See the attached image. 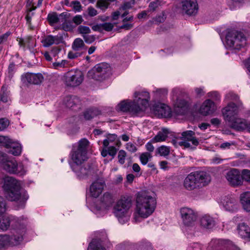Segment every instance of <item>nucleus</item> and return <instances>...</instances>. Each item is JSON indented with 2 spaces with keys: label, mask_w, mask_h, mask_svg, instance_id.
<instances>
[{
  "label": "nucleus",
  "mask_w": 250,
  "mask_h": 250,
  "mask_svg": "<svg viewBox=\"0 0 250 250\" xmlns=\"http://www.w3.org/2000/svg\"><path fill=\"white\" fill-rule=\"evenodd\" d=\"M211 181L209 174L204 171H196L188 174L183 182L184 187L188 190H193L207 186Z\"/></svg>",
  "instance_id": "f257e3e1"
},
{
  "label": "nucleus",
  "mask_w": 250,
  "mask_h": 250,
  "mask_svg": "<svg viewBox=\"0 0 250 250\" xmlns=\"http://www.w3.org/2000/svg\"><path fill=\"white\" fill-rule=\"evenodd\" d=\"M3 188L6 192V197L9 200L24 203L28 198L26 192L20 191L21 186L19 182L12 177L5 178Z\"/></svg>",
  "instance_id": "f03ea898"
},
{
  "label": "nucleus",
  "mask_w": 250,
  "mask_h": 250,
  "mask_svg": "<svg viewBox=\"0 0 250 250\" xmlns=\"http://www.w3.org/2000/svg\"><path fill=\"white\" fill-rule=\"evenodd\" d=\"M132 206L129 197H123L118 200L113 207V213L121 224H125L129 219V210Z\"/></svg>",
  "instance_id": "7ed1b4c3"
},
{
  "label": "nucleus",
  "mask_w": 250,
  "mask_h": 250,
  "mask_svg": "<svg viewBox=\"0 0 250 250\" xmlns=\"http://www.w3.org/2000/svg\"><path fill=\"white\" fill-rule=\"evenodd\" d=\"M89 142L86 139L80 140L77 145L74 146L71 152V165H81L87 159V149Z\"/></svg>",
  "instance_id": "20e7f679"
},
{
  "label": "nucleus",
  "mask_w": 250,
  "mask_h": 250,
  "mask_svg": "<svg viewBox=\"0 0 250 250\" xmlns=\"http://www.w3.org/2000/svg\"><path fill=\"white\" fill-rule=\"evenodd\" d=\"M0 166L10 174L19 175L25 174L26 171L21 163L18 164L14 159H10L7 155L0 151Z\"/></svg>",
  "instance_id": "39448f33"
},
{
  "label": "nucleus",
  "mask_w": 250,
  "mask_h": 250,
  "mask_svg": "<svg viewBox=\"0 0 250 250\" xmlns=\"http://www.w3.org/2000/svg\"><path fill=\"white\" fill-rule=\"evenodd\" d=\"M111 73L109 65L105 62L96 64L92 69L88 71L87 76L90 79L98 81H102L106 79Z\"/></svg>",
  "instance_id": "423d86ee"
},
{
  "label": "nucleus",
  "mask_w": 250,
  "mask_h": 250,
  "mask_svg": "<svg viewBox=\"0 0 250 250\" xmlns=\"http://www.w3.org/2000/svg\"><path fill=\"white\" fill-rule=\"evenodd\" d=\"M226 43L229 47L239 50L246 45L247 40L242 32L232 31L226 36Z\"/></svg>",
  "instance_id": "0eeeda50"
},
{
  "label": "nucleus",
  "mask_w": 250,
  "mask_h": 250,
  "mask_svg": "<svg viewBox=\"0 0 250 250\" xmlns=\"http://www.w3.org/2000/svg\"><path fill=\"white\" fill-rule=\"evenodd\" d=\"M181 141L178 143L179 146L186 148L194 149L201 141L195 137V133L191 130H187L182 132Z\"/></svg>",
  "instance_id": "6e6552de"
},
{
  "label": "nucleus",
  "mask_w": 250,
  "mask_h": 250,
  "mask_svg": "<svg viewBox=\"0 0 250 250\" xmlns=\"http://www.w3.org/2000/svg\"><path fill=\"white\" fill-rule=\"evenodd\" d=\"M243 109V105L240 102H238L237 105L233 103H229L222 109V112L224 119L230 123L237 118V115Z\"/></svg>",
  "instance_id": "1a4fd4ad"
},
{
  "label": "nucleus",
  "mask_w": 250,
  "mask_h": 250,
  "mask_svg": "<svg viewBox=\"0 0 250 250\" xmlns=\"http://www.w3.org/2000/svg\"><path fill=\"white\" fill-rule=\"evenodd\" d=\"M83 80V75L81 71L71 70L64 75V81L67 86L75 87L82 83Z\"/></svg>",
  "instance_id": "9d476101"
},
{
  "label": "nucleus",
  "mask_w": 250,
  "mask_h": 250,
  "mask_svg": "<svg viewBox=\"0 0 250 250\" xmlns=\"http://www.w3.org/2000/svg\"><path fill=\"white\" fill-rule=\"evenodd\" d=\"M136 204L156 207V200L154 193L146 190L139 192L136 197Z\"/></svg>",
  "instance_id": "9b49d317"
},
{
  "label": "nucleus",
  "mask_w": 250,
  "mask_h": 250,
  "mask_svg": "<svg viewBox=\"0 0 250 250\" xmlns=\"http://www.w3.org/2000/svg\"><path fill=\"white\" fill-rule=\"evenodd\" d=\"M180 215L183 224L187 227H192L197 218V213L191 208H182L180 209Z\"/></svg>",
  "instance_id": "f8f14e48"
},
{
  "label": "nucleus",
  "mask_w": 250,
  "mask_h": 250,
  "mask_svg": "<svg viewBox=\"0 0 250 250\" xmlns=\"http://www.w3.org/2000/svg\"><path fill=\"white\" fill-rule=\"evenodd\" d=\"M73 171L76 173L80 179H85L93 176L95 173V170L89 165H71Z\"/></svg>",
  "instance_id": "ddd939ff"
},
{
  "label": "nucleus",
  "mask_w": 250,
  "mask_h": 250,
  "mask_svg": "<svg viewBox=\"0 0 250 250\" xmlns=\"http://www.w3.org/2000/svg\"><path fill=\"white\" fill-rule=\"evenodd\" d=\"M226 178L229 185L236 187L243 184L242 172L236 168H232L229 170L226 174Z\"/></svg>",
  "instance_id": "4468645a"
},
{
  "label": "nucleus",
  "mask_w": 250,
  "mask_h": 250,
  "mask_svg": "<svg viewBox=\"0 0 250 250\" xmlns=\"http://www.w3.org/2000/svg\"><path fill=\"white\" fill-rule=\"evenodd\" d=\"M180 7L183 13L189 16L195 15L198 11V5L196 0H183Z\"/></svg>",
  "instance_id": "2eb2a0df"
},
{
  "label": "nucleus",
  "mask_w": 250,
  "mask_h": 250,
  "mask_svg": "<svg viewBox=\"0 0 250 250\" xmlns=\"http://www.w3.org/2000/svg\"><path fill=\"white\" fill-rule=\"evenodd\" d=\"M119 110L123 112H128L132 115H138L141 113V108L135 101L126 102L123 101L118 105Z\"/></svg>",
  "instance_id": "dca6fc26"
},
{
  "label": "nucleus",
  "mask_w": 250,
  "mask_h": 250,
  "mask_svg": "<svg viewBox=\"0 0 250 250\" xmlns=\"http://www.w3.org/2000/svg\"><path fill=\"white\" fill-rule=\"evenodd\" d=\"M134 96L138 99L133 101H135L137 105L140 106V108H141V113L144 112L149 106L148 102L150 99L149 93L146 91L136 92L134 93Z\"/></svg>",
  "instance_id": "f3484780"
},
{
  "label": "nucleus",
  "mask_w": 250,
  "mask_h": 250,
  "mask_svg": "<svg viewBox=\"0 0 250 250\" xmlns=\"http://www.w3.org/2000/svg\"><path fill=\"white\" fill-rule=\"evenodd\" d=\"M155 207L136 204L134 217L135 221H137V215L144 218L148 217L154 212Z\"/></svg>",
  "instance_id": "a211bd4d"
},
{
  "label": "nucleus",
  "mask_w": 250,
  "mask_h": 250,
  "mask_svg": "<svg viewBox=\"0 0 250 250\" xmlns=\"http://www.w3.org/2000/svg\"><path fill=\"white\" fill-rule=\"evenodd\" d=\"M62 41L63 36L60 34L56 36L48 35L42 38L41 42L43 47H48L53 44H59L62 42Z\"/></svg>",
  "instance_id": "6ab92c4d"
},
{
  "label": "nucleus",
  "mask_w": 250,
  "mask_h": 250,
  "mask_svg": "<svg viewBox=\"0 0 250 250\" xmlns=\"http://www.w3.org/2000/svg\"><path fill=\"white\" fill-rule=\"evenodd\" d=\"M153 111L159 117H168L171 115L169 107L164 104L158 103L153 105Z\"/></svg>",
  "instance_id": "aec40b11"
},
{
  "label": "nucleus",
  "mask_w": 250,
  "mask_h": 250,
  "mask_svg": "<svg viewBox=\"0 0 250 250\" xmlns=\"http://www.w3.org/2000/svg\"><path fill=\"white\" fill-rule=\"evenodd\" d=\"M104 186L105 182L104 179H97L90 186L91 195L94 198H97L102 193Z\"/></svg>",
  "instance_id": "412c9836"
},
{
  "label": "nucleus",
  "mask_w": 250,
  "mask_h": 250,
  "mask_svg": "<svg viewBox=\"0 0 250 250\" xmlns=\"http://www.w3.org/2000/svg\"><path fill=\"white\" fill-rule=\"evenodd\" d=\"M221 202L226 210L233 212L238 209V205L237 200L233 196H225L222 198Z\"/></svg>",
  "instance_id": "4be33fe9"
},
{
  "label": "nucleus",
  "mask_w": 250,
  "mask_h": 250,
  "mask_svg": "<svg viewBox=\"0 0 250 250\" xmlns=\"http://www.w3.org/2000/svg\"><path fill=\"white\" fill-rule=\"evenodd\" d=\"M43 79V76L41 73H26L22 75V80L30 84H40Z\"/></svg>",
  "instance_id": "5701e85b"
},
{
  "label": "nucleus",
  "mask_w": 250,
  "mask_h": 250,
  "mask_svg": "<svg viewBox=\"0 0 250 250\" xmlns=\"http://www.w3.org/2000/svg\"><path fill=\"white\" fill-rule=\"evenodd\" d=\"M216 110V106L213 102L210 99L206 100L201 105L199 112L204 115L207 116L213 113Z\"/></svg>",
  "instance_id": "b1692460"
},
{
  "label": "nucleus",
  "mask_w": 250,
  "mask_h": 250,
  "mask_svg": "<svg viewBox=\"0 0 250 250\" xmlns=\"http://www.w3.org/2000/svg\"><path fill=\"white\" fill-rule=\"evenodd\" d=\"M19 45L24 48L27 47L32 53H34V48L36 46L35 39L32 36L20 38L18 40Z\"/></svg>",
  "instance_id": "393cba45"
},
{
  "label": "nucleus",
  "mask_w": 250,
  "mask_h": 250,
  "mask_svg": "<svg viewBox=\"0 0 250 250\" xmlns=\"http://www.w3.org/2000/svg\"><path fill=\"white\" fill-rule=\"evenodd\" d=\"M67 14L65 13H62L59 16L56 13H50L48 15L47 20L50 25L55 23L64 22L65 21Z\"/></svg>",
  "instance_id": "a878e982"
},
{
  "label": "nucleus",
  "mask_w": 250,
  "mask_h": 250,
  "mask_svg": "<svg viewBox=\"0 0 250 250\" xmlns=\"http://www.w3.org/2000/svg\"><path fill=\"white\" fill-rule=\"evenodd\" d=\"M188 106V101L180 98H177L174 104L175 111L180 114H183Z\"/></svg>",
  "instance_id": "bb28decb"
},
{
  "label": "nucleus",
  "mask_w": 250,
  "mask_h": 250,
  "mask_svg": "<svg viewBox=\"0 0 250 250\" xmlns=\"http://www.w3.org/2000/svg\"><path fill=\"white\" fill-rule=\"evenodd\" d=\"M201 226L207 229H211L215 225L214 219L209 215H205L200 219Z\"/></svg>",
  "instance_id": "cd10ccee"
},
{
  "label": "nucleus",
  "mask_w": 250,
  "mask_h": 250,
  "mask_svg": "<svg viewBox=\"0 0 250 250\" xmlns=\"http://www.w3.org/2000/svg\"><path fill=\"white\" fill-rule=\"evenodd\" d=\"M231 127L235 130L239 131L247 130V123L245 120L237 118L234 121L230 122Z\"/></svg>",
  "instance_id": "c85d7f7f"
},
{
  "label": "nucleus",
  "mask_w": 250,
  "mask_h": 250,
  "mask_svg": "<svg viewBox=\"0 0 250 250\" xmlns=\"http://www.w3.org/2000/svg\"><path fill=\"white\" fill-rule=\"evenodd\" d=\"M25 232L24 229L15 230L10 237V241L14 245L20 244L23 240V235Z\"/></svg>",
  "instance_id": "c756f323"
},
{
  "label": "nucleus",
  "mask_w": 250,
  "mask_h": 250,
  "mask_svg": "<svg viewBox=\"0 0 250 250\" xmlns=\"http://www.w3.org/2000/svg\"><path fill=\"white\" fill-rule=\"evenodd\" d=\"M240 202L243 208L250 211V191H247L240 195Z\"/></svg>",
  "instance_id": "7c9ffc66"
},
{
  "label": "nucleus",
  "mask_w": 250,
  "mask_h": 250,
  "mask_svg": "<svg viewBox=\"0 0 250 250\" xmlns=\"http://www.w3.org/2000/svg\"><path fill=\"white\" fill-rule=\"evenodd\" d=\"M237 229L239 234L244 238H250V228L244 223L238 225Z\"/></svg>",
  "instance_id": "2f4dec72"
},
{
  "label": "nucleus",
  "mask_w": 250,
  "mask_h": 250,
  "mask_svg": "<svg viewBox=\"0 0 250 250\" xmlns=\"http://www.w3.org/2000/svg\"><path fill=\"white\" fill-rule=\"evenodd\" d=\"M7 148H10L8 152L14 156H19L21 154V146L18 143L14 142L12 140Z\"/></svg>",
  "instance_id": "473e14b6"
},
{
  "label": "nucleus",
  "mask_w": 250,
  "mask_h": 250,
  "mask_svg": "<svg viewBox=\"0 0 250 250\" xmlns=\"http://www.w3.org/2000/svg\"><path fill=\"white\" fill-rule=\"evenodd\" d=\"M65 104L68 108H73L75 106L80 104L79 98L75 96H68L64 100Z\"/></svg>",
  "instance_id": "72a5a7b5"
},
{
  "label": "nucleus",
  "mask_w": 250,
  "mask_h": 250,
  "mask_svg": "<svg viewBox=\"0 0 250 250\" xmlns=\"http://www.w3.org/2000/svg\"><path fill=\"white\" fill-rule=\"evenodd\" d=\"M72 47L73 50L81 51L82 53L86 49V46L85 45L83 40L81 38H77L74 40Z\"/></svg>",
  "instance_id": "f704fd0d"
},
{
  "label": "nucleus",
  "mask_w": 250,
  "mask_h": 250,
  "mask_svg": "<svg viewBox=\"0 0 250 250\" xmlns=\"http://www.w3.org/2000/svg\"><path fill=\"white\" fill-rule=\"evenodd\" d=\"M169 132L167 129L163 128L158 132L157 134L153 138V141L155 142H160L166 140Z\"/></svg>",
  "instance_id": "c9c22d12"
},
{
  "label": "nucleus",
  "mask_w": 250,
  "mask_h": 250,
  "mask_svg": "<svg viewBox=\"0 0 250 250\" xmlns=\"http://www.w3.org/2000/svg\"><path fill=\"white\" fill-rule=\"evenodd\" d=\"M100 113L101 112L98 109L92 108L86 110L83 113V116L86 120H89L99 115Z\"/></svg>",
  "instance_id": "e433bc0d"
},
{
  "label": "nucleus",
  "mask_w": 250,
  "mask_h": 250,
  "mask_svg": "<svg viewBox=\"0 0 250 250\" xmlns=\"http://www.w3.org/2000/svg\"><path fill=\"white\" fill-rule=\"evenodd\" d=\"M10 225V218L6 215L0 216V229L2 231L7 230Z\"/></svg>",
  "instance_id": "4c0bfd02"
},
{
  "label": "nucleus",
  "mask_w": 250,
  "mask_h": 250,
  "mask_svg": "<svg viewBox=\"0 0 250 250\" xmlns=\"http://www.w3.org/2000/svg\"><path fill=\"white\" fill-rule=\"evenodd\" d=\"M10 236L7 234L0 235V250H4L9 246Z\"/></svg>",
  "instance_id": "58836bf2"
},
{
  "label": "nucleus",
  "mask_w": 250,
  "mask_h": 250,
  "mask_svg": "<svg viewBox=\"0 0 250 250\" xmlns=\"http://www.w3.org/2000/svg\"><path fill=\"white\" fill-rule=\"evenodd\" d=\"M115 1L116 0H99L97 2L96 6L103 11H105L108 8L110 2Z\"/></svg>",
  "instance_id": "ea45409f"
},
{
  "label": "nucleus",
  "mask_w": 250,
  "mask_h": 250,
  "mask_svg": "<svg viewBox=\"0 0 250 250\" xmlns=\"http://www.w3.org/2000/svg\"><path fill=\"white\" fill-rule=\"evenodd\" d=\"M87 250H106L100 243H98L95 240L89 244Z\"/></svg>",
  "instance_id": "a19ab883"
},
{
  "label": "nucleus",
  "mask_w": 250,
  "mask_h": 250,
  "mask_svg": "<svg viewBox=\"0 0 250 250\" xmlns=\"http://www.w3.org/2000/svg\"><path fill=\"white\" fill-rule=\"evenodd\" d=\"M152 157V155L150 153L144 152L141 154L140 160L142 165H145Z\"/></svg>",
  "instance_id": "79ce46f5"
},
{
  "label": "nucleus",
  "mask_w": 250,
  "mask_h": 250,
  "mask_svg": "<svg viewBox=\"0 0 250 250\" xmlns=\"http://www.w3.org/2000/svg\"><path fill=\"white\" fill-rule=\"evenodd\" d=\"M164 3V2L163 0H155L149 3L148 5L149 9L151 11H154L157 8Z\"/></svg>",
  "instance_id": "37998d69"
},
{
  "label": "nucleus",
  "mask_w": 250,
  "mask_h": 250,
  "mask_svg": "<svg viewBox=\"0 0 250 250\" xmlns=\"http://www.w3.org/2000/svg\"><path fill=\"white\" fill-rule=\"evenodd\" d=\"M157 152L162 156H167L170 153L169 147L162 146L157 149Z\"/></svg>",
  "instance_id": "c03bdc74"
},
{
  "label": "nucleus",
  "mask_w": 250,
  "mask_h": 250,
  "mask_svg": "<svg viewBox=\"0 0 250 250\" xmlns=\"http://www.w3.org/2000/svg\"><path fill=\"white\" fill-rule=\"evenodd\" d=\"M102 202L106 206L110 205L113 202L112 195L108 193H105L102 199Z\"/></svg>",
  "instance_id": "a18cd8bd"
},
{
  "label": "nucleus",
  "mask_w": 250,
  "mask_h": 250,
  "mask_svg": "<svg viewBox=\"0 0 250 250\" xmlns=\"http://www.w3.org/2000/svg\"><path fill=\"white\" fill-rule=\"evenodd\" d=\"M33 0H28L27 2V7L29 12H32V11L35 10L37 7L41 6L42 4L43 0H39L37 6L34 5V4L33 3Z\"/></svg>",
  "instance_id": "49530a36"
},
{
  "label": "nucleus",
  "mask_w": 250,
  "mask_h": 250,
  "mask_svg": "<svg viewBox=\"0 0 250 250\" xmlns=\"http://www.w3.org/2000/svg\"><path fill=\"white\" fill-rule=\"evenodd\" d=\"M0 101L3 103H6L8 101V92L5 86H3L1 88L0 93Z\"/></svg>",
  "instance_id": "de8ad7c7"
},
{
  "label": "nucleus",
  "mask_w": 250,
  "mask_h": 250,
  "mask_svg": "<svg viewBox=\"0 0 250 250\" xmlns=\"http://www.w3.org/2000/svg\"><path fill=\"white\" fill-rule=\"evenodd\" d=\"M117 138V135L115 134H109L107 138L104 140L103 146L104 147H107L110 143L114 141Z\"/></svg>",
  "instance_id": "09e8293b"
},
{
  "label": "nucleus",
  "mask_w": 250,
  "mask_h": 250,
  "mask_svg": "<svg viewBox=\"0 0 250 250\" xmlns=\"http://www.w3.org/2000/svg\"><path fill=\"white\" fill-rule=\"evenodd\" d=\"M12 140L8 137L0 136V145L4 146L6 148L9 146V144L11 143Z\"/></svg>",
  "instance_id": "8fccbe9b"
},
{
  "label": "nucleus",
  "mask_w": 250,
  "mask_h": 250,
  "mask_svg": "<svg viewBox=\"0 0 250 250\" xmlns=\"http://www.w3.org/2000/svg\"><path fill=\"white\" fill-rule=\"evenodd\" d=\"M70 6L76 12H79L82 9V5L78 0H73L70 2Z\"/></svg>",
  "instance_id": "3c124183"
},
{
  "label": "nucleus",
  "mask_w": 250,
  "mask_h": 250,
  "mask_svg": "<svg viewBox=\"0 0 250 250\" xmlns=\"http://www.w3.org/2000/svg\"><path fill=\"white\" fill-rule=\"evenodd\" d=\"M67 63V61L64 60H62L61 62H54L52 63V67L55 69H59L60 68H63Z\"/></svg>",
  "instance_id": "603ef678"
},
{
  "label": "nucleus",
  "mask_w": 250,
  "mask_h": 250,
  "mask_svg": "<svg viewBox=\"0 0 250 250\" xmlns=\"http://www.w3.org/2000/svg\"><path fill=\"white\" fill-rule=\"evenodd\" d=\"M126 156L125 151L124 150H120L118 153V159L120 164L123 165L125 162V159Z\"/></svg>",
  "instance_id": "864d4df0"
},
{
  "label": "nucleus",
  "mask_w": 250,
  "mask_h": 250,
  "mask_svg": "<svg viewBox=\"0 0 250 250\" xmlns=\"http://www.w3.org/2000/svg\"><path fill=\"white\" fill-rule=\"evenodd\" d=\"M79 32L83 35H87L90 33L91 30L89 27L86 26L80 25L78 28Z\"/></svg>",
  "instance_id": "5fc2aeb1"
},
{
  "label": "nucleus",
  "mask_w": 250,
  "mask_h": 250,
  "mask_svg": "<svg viewBox=\"0 0 250 250\" xmlns=\"http://www.w3.org/2000/svg\"><path fill=\"white\" fill-rule=\"evenodd\" d=\"M6 211V203L4 198L0 196V216L3 215V214Z\"/></svg>",
  "instance_id": "6e6d98bb"
},
{
  "label": "nucleus",
  "mask_w": 250,
  "mask_h": 250,
  "mask_svg": "<svg viewBox=\"0 0 250 250\" xmlns=\"http://www.w3.org/2000/svg\"><path fill=\"white\" fill-rule=\"evenodd\" d=\"M242 177H243V181L245 180L250 183V170L246 169H243L242 171Z\"/></svg>",
  "instance_id": "4d7b16f0"
},
{
  "label": "nucleus",
  "mask_w": 250,
  "mask_h": 250,
  "mask_svg": "<svg viewBox=\"0 0 250 250\" xmlns=\"http://www.w3.org/2000/svg\"><path fill=\"white\" fill-rule=\"evenodd\" d=\"M208 97L216 102L219 101L220 100V96L219 94L216 91L208 93Z\"/></svg>",
  "instance_id": "13d9d810"
},
{
  "label": "nucleus",
  "mask_w": 250,
  "mask_h": 250,
  "mask_svg": "<svg viewBox=\"0 0 250 250\" xmlns=\"http://www.w3.org/2000/svg\"><path fill=\"white\" fill-rule=\"evenodd\" d=\"M226 99L228 100H232L237 102L239 100L238 96L233 92H229L226 94L225 97Z\"/></svg>",
  "instance_id": "bf43d9fd"
},
{
  "label": "nucleus",
  "mask_w": 250,
  "mask_h": 250,
  "mask_svg": "<svg viewBox=\"0 0 250 250\" xmlns=\"http://www.w3.org/2000/svg\"><path fill=\"white\" fill-rule=\"evenodd\" d=\"M9 125V121L5 118L0 119V131L5 129Z\"/></svg>",
  "instance_id": "052dcab7"
},
{
  "label": "nucleus",
  "mask_w": 250,
  "mask_h": 250,
  "mask_svg": "<svg viewBox=\"0 0 250 250\" xmlns=\"http://www.w3.org/2000/svg\"><path fill=\"white\" fill-rule=\"evenodd\" d=\"M101 25L102 29H104L108 32L111 31L114 27L113 24L110 22H105L101 24Z\"/></svg>",
  "instance_id": "680f3d73"
},
{
  "label": "nucleus",
  "mask_w": 250,
  "mask_h": 250,
  "mask_svg": "<svg viewBox=\"0 0 250 250\" xmlns=\"http://www.w3.org/2000/svg\"><path fill=\"white\" fill-rule=\"evenodd\" d=\"M126 149L131 153H134L137 150L136 146L130 142L126 144Z\"/></svg>",
  "instance_id": "e2e57ef3"
},
{
  "label": "nucleus",
  "mask_w": 250,
  "mask_h": 250,
  "mask_svg": "<svg viewBox=\"0 0 250 250\" xmlns=\"http://www.w3.org/2000/svg\"><path fill=\"white\" fill-rule=\"evenodd\" d=\"M84 41L87 43H91L95 40V37L93 35H88V34L83 35Z\"/></svg>",
  "instance_id": "0e129e2a"
},
{
  "label": "nucleus",
  "mask_w": 250,
  "mask_h": 250,
  "mask_svg": "<svg viewBox=\"0 0 250 250\" xmlns=\"http://www.w3.org/2000/svg\"><path fill=\"white\" fill-rule=\"evenodd\" d=\"M156 94L158 96L162 97L165 96L167 94V91L166 89H159L156 91Z\"/></svg>",
  "instance_id": "69168bd1"
},
{
  "label": "nucleus",
  "mask_w": 250,
  "mask_h": 250,
  "mask_svg": "<svg viewBox=\"0 0 250 250\" xmlns=\"http://www.w3.org/2000/svg\"><path fill=\"white\" fill-rule=\"evenodd\" d=\"M83 19L81 15H77L73 18V21L76 24L79 25L83 21Z\"/></svg>",
  "instance_id": "338daca9"
},
{
  "label": "nucleus",
  "mask_w": 250,
  "mask_h": 250,
  "mask_svg": "<svg viewBox=\"0 0 250 250\" xmlns=\"http://www.w3.org/2000/svg\"><path fill=\"white\" fill-rule=\"evenodd\" d=\"M87 12L89 16L94 17L97 15V11L93 7L90 6L87 8Z\"/></svg>",
  "instance_id": "774afa93"
}]
</instances>
